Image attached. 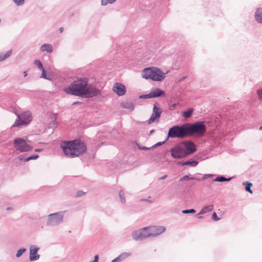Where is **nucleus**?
Wrapping results in <instances>:
<instances>
[{
  "mask_svg": "<svg viewBox=\"0 0 262 262\" xmlns=\"http://www.w3.org/2000/svg\"><path fill=\"white\" fill-rule=\"evenodd\" d=\"M88 82V78L78 79L68 88L64 89V91L68 94L83 98H91L99 95L100 90L92 85H89Z\"/></svg>",
  "mask_w": 262,
  "mask_h": 262,
  "instance_id": "nucleus-1",
  "label": "nucleus"
},
{
  "mask_svg": "<svg viewBox=\"0 0 262 262\" xmlns=\"http://www.w3.org/2000/svg\"><path fill=\"white\" fill-rule=\"evenodd\" d=\"M61 148L65 156L68 158L78 157L86 150V145L80 140L64 142L61 144Z\"/></svg>",
  "mask_w": 262,
  "mask_h": 262,
  "instance_id": "nucleus-2",
  "label": "nucleus"
},
{
  "mask_svg": "<svg viewBox=\"0 0 262 262\" xmlns=\"http://www.w3.org/2000/svg\"><path fill=\"white\" fill-rule=\"evenodd\" d=\"M165 73L160 69L155 67L146 68L142 71V77L145 79H151L153 81H160L165 77Z\"/></svg>",
  "mask_w": 262,
  "mask_h": 262,
  "instance_id": "nucleus-3",
  "label": "nucleus"
},
{
  "mask_svg": "<svg viewBox=\"0 0 262 262\" xmlns=\"http://www.w3.org/2000/svg\"><path fill=\"white\" fill-rule=\"evenodd\" d=\"M186 124L188 137L202 136L206 132V128L204 122H197L195 123H186Z\"/></svg>",
  "mask_w": 262,
  "mask_h": 262,
  "instance_id": "nucleus-4",
  "label": "nucleus"
},
{
  "mask_svg": "<svg viewBox=\"0 0 262 262\" xmlns=\"http://www.w3.org/2000/svg\"><path fill=\"white\" fill-rule=\"evenodd\" d=\"M186 137H188V134L186 124L182 126L176 125L169 129L168 137L182 139Z\"/></svg>",
  "mask_w": 262,
  "mask_h": 262,
  "instance_id": "nucleus-5",
  "label": "nucleus"
},
{
  "mask_svg": "<svg viewBox=\"0 0 262 262\" xmlns=\"http://www.w3.org/2000/svg\"><path fill=\"white\" fill-rule=\"evenodd\" d=\"M30 141L21 138H17L14 140L13 146L16 150L20 152H27L31 150L33 146L29 144Z\"/></svg>",
  "mask_w": 262,
  "mask_h": 262,
  "instance_id": "nucleus-6",
  "label": "nucleus"
},
{
  "mask_svg": "<svg viewBox=\"0 0 262 262\" xmlns=\"http://www.w3.org/2000/svg\"><path fill=\"white\" fill-rule=\"evenodd\" d=\"M171 156L174 159H180L186 157V153L181 143L175 145L170 149Z\"/></svg>",
  "mask_w": 262,
  "mask_h": 262,
  "instance_id": "nucleus-7",
  "label": "nucleus"
},
{
  "mask_svg": "<svg viewBox=\"0 0 262 262\" xmlns=\"http://www.w3.org/2000/svg\"><path fill=\"white\" fill-rule=\"evenodd\" d=\"M184 149L186 156L193 154L196 151V147L193 142L190 141H185L180 143Z\"/></svg>",
  "mask_w": 262,
  "mask_h": 262,
  "instance_id": "nucleus-8",
  "label": "nucleus"
},
{
  "mask_svg": "<svg viewBox=\"0 0 262 262\" xmlns=\"http://www.w3.org/2000/svg\"><path fill=\"white\" fill-rule=\"evenodd\" d=\"M132 236L136 240L141 239L144 238L150 237L148 228L145 227L133 233Z\"/></svg>",
  "mask_w": 262,
  "mask_h": 262,
  "instance_id": "nucleus-9",
  "label": "nucleus"
},
{
  "mask_svg": "<svg viewBox=\"0 0 262 262\" xmlns=\"http://www.w3.org/2000/svg\"><path fill=\"white\" fill-rule=\"evenodd\" d=\"M32 120L31 116H17V118L15 120V123L12 126L18 127L23 125H26L29 123Z\"/></svg>",
  "mask_w": 262,
  "mask_h": 262,
  "instance_id": "nucleus-10",
  "label": "nucleus"
},
{
  "mask_svg": "<svg viewBox=\"0 0 262 262\" xmlns=\"http://www.w3.org/2000/svg\"><path fill=\"white\" fill-rule=\"evenodd\" d=\"M170 110H177V113H180L181 115H192L193 112V108H189L186 111H181V105L179 103H173L169 105Z\"/></svg>",
  "mask_w": 262,
  "mask_h": 262,
  "instance_id": "nucleus-11",
  "label": "nucleus"
},
{
  "mask_svg": "<svg viewBox=\"0 0 262 262\" xmlns=\"http://www.w3.org/2000/svg\"><path fill=\"white\" fill-rule=\"evenodd\" d=\"M147 228L150 236H157L165 231V228L163 226H150Z\"/></svg>",
  "mask_w": 262,
  "mask_h": 262,
  "instance_id": "nucleus-12",
  "label": "nucleus"
},
{
  "mask_svg": "<svg viewBox=\"0 0 262 262\" xmlns=\"http://www.w3.org/2000/svg\"><path fill=\"white\" fill-rule=\"evenodd\" d=\"M113 90L119 96H123L126 93L125 86L123 84L118 82L115 83Z\"/></svg>",
  "mask_w": 262,
  "mask_h": 262,
  "instance_id": "nucleus-13",
  "label": "nucleus"
},
{
  "mask_svg": "<svg viewBox=\"0 0 262 262\" xmlns=\"http://www.w3.org/2000/svg\"><path fill=\"white\" fill-rule=\"evenodd\" d=\"M39 248L36 246L32 245L30 248V259L31 261H34L39 258V255L37 254Z\"/></svg>",
  "mask_w": 262,
  "mask_h": 262,
  "instance_id": "nucleus-14",
  "label": "nucleus"
},
{
  "mask_svg": "<svg viewBox=\"0 0 262 262\" xmlns=\"http://www.w3.org/2000/svg\"><path fill=\"white\" fill-rule=\"evenodd\" d=\"M62 217L57 213H54L49 215L48 219V224L53 225L55 223L60 222L62 220Z\"/></svg>",
  "mask_w": 262,
  "mask_h": 262,
  "instance_id": "nucleus-15",
  "label": "nucleus"
},
{
  "mask_svg": "<svg viewBox=\"0 0 262 262\" xmlns=\"http://www.w3.org/2000/svg\"><path fill=\"white\" fill-rule=\"evenodd\" d=\"M150 98H155L160 97L161 96L164 95L165 92L163 90L158 89L155 88L151 90L150 92L149 93Z\"/></svg>",
  "mask_w": 262,
  "mask_h": 262,
  "instance_id": "nucleus-16",
  "label": "nucleus"
},
{
  "mask_svg": "<svg viewBox=\"0 0 262 262\" xmlns=\"http://www.w3.org/2000/svg\"><path fill=\"white\" fill-rule=\"evenodd\" d=\"M121 106L130 111L133 110L135 108L134 104L131 101H123L121 103Z\"/></svg>",
  "mask_w": 262,
  "mask_h": 262,
  "instance_id": "nucleus-17",
  "label": "nucleus"
},
{
  "mask_svg": "<svg viewBox=\"0 0 262 262\" xmlns=\"http://www.w3.org/2000/svg\"><path fill=\"white\" fill-rule=\"evenodd\" d=\"M130 255V254L127 252H123L121 253L119 256H118L117 258L113 259L111 262H121L123 260L127 257H129Z\"/></svg>",
  "mask_w": 262,
  "mask_h": 262,
  "instance_id": "nucleus-18",
  "label": "nucleus"
},
{
  "mask_svg": "<svg viewBox=\"0 0 262 262\" xmlns=\"http://www.w3.org/2000/svg\"><path fill=\"white\" fill-rule=\"evenodd\" d=\"M130 255V254L127 252H123L121 253L119 256H118L117 258L113 259L111 262H121L123 260L127 257H129Z\"/></svg>",
  "mask_w": 262,
  "mask_h": 262,
  "instance_id": "nucleus-19",
  "label": "nucleus"
},
{
  "mask_svg": "<svg viewBox=\"0 0 262 262\" xmlns=\"http://www.w3.org/2000/svg\"><path fill=\"white\" fill-rule=\"evenodd\" d=\"M255 20L260 24H262V8L257 9L255 13Z\"/></svg>",
  "mask_w": 262,
  "mask_h": 262,
  "instance_id": "nucleus-20",
  "label": "nucleus"
},
{
  "mask_svg": "<svg viewBox=\"0 0 262 262\" xmlns=\"http://www.w3.org/2000/svg\"><path fill=\"white\" fill-rule=\"evenodd\" d=\"M40 50L42 52H47L51 53L53 52V47L51 45L45 43L41 46Z\"/></svg>",
  "mask_w": 262,
  "mask_h": 262,
  "instance_id": "nucleus-21",
  "label": "nucleus"
},
{
  "mask_svg": "<svg viewBox=\"0 0 262 262\" xmlns=\"http://www.w3.org/2000/svg\"><path fill=\"white\" fill-rule=\"evenodd\" d=\"M179 164L184 166V165H189L191 167H195L198 164V162L196 161H187L184 162H179Z\"/></svg>",
  "mask_w": 262,
  "mask_h": 262,
  "instance_id": "nucleus-22",
  "label": "nucleus"
},
{
  "mask_svg": "<svg viewBox=\"0 0 262 262\" xmlns=\"http://www.w3.org/2000/svg\"><path fill=\"white\" fill-rule=\"evenodd\" d=\"M214 208V206L213 205H209L208 206H204L201 209L200 211V214H204L207 212H210L212 211Z\"/></svg>",
  "mask_w": 262,
  "mask_h": 262,
  "instance_id": "nucleus-23",
  "label": "nucleus"
},
{
  "mask_svg": "<svg viewBox=\"0 0 262 262\" xmlns=\"http://www.w3.org/2000/svg\"><path fill=\"white\" fill-rule=\"evenodd\" d=\"M162 113L161 109L159 107L158 103H155L153 107V113L152 115H161Z\"/></svg>",
  "mask_w": 262,
  "mask_h": 262,
  "instance_id": "nucleus-24",
  "label": "nucleus"
},
{
  "mask_svg": "<svg viewBox=\"0 0 262 262\" xmlns=\"http://www.w3.org/2000/svg\"><path fill=\"white\" fill-rule=\"evenodd\" d=\"M12 53L11 50L8 51L5 54H3L2 53H0V61H2L5 59L6 58L9 57L10 56L11 54Z\"/></svg>",
  "mask_w": 262,
  "mask_h": 262,
  "instance_id": "nucleus-25",
  "label": "nucleus"
},
{
  "mask_svg": "<svg viewBox=\"0 0 262 262\" xmlns=\"http://www.w3.org/2000/svg\"><path fill=\"white\" fill-rule=\"evenodd\" d=\"M243 184L245 185L246 190L250 192L251 194H252L253 191L251 189V186L252 185V184L251 183L246 182H244Z\"/></svg>",
  "mask_w": 262,
  "mask_h": 262,
  "instance_id": "nucleus-26",
  "label": "nucleus"
},
{
  "mask_svg": "<svg viewBox=\"0 0 262 262\" xmlns=\"http://www.w3.org/2000/svg\"><path fill=\"white\" fill-rule=\"evenodd\" d=\"M39 157L38 155H33V156H30L26 159H23V158H20L19 159L20 160H23L25 162H27V161H30L31 160H35V159H37Z\"/></svg>",
  "mask_w": 262,
  "mask_h": 262,
  "instance_id": "nucleus-27",
  "label": "nucleus"
},
{
  "mask_svg": "<svg viewBox=\"0 0 262 262\" xmlns=\"http://www.w3.org/2000/svg\"><path fill=\"white\" fill-rule=\"evenodd\" d=\"M34 63L38 67V68L39 70H41L44 69L42 66V63L41 62V61L39 60L36 59V60H34Z\"/></svg>",
  "mask_w": 262,
  "mask_h": 262,
  "instance_id": "nucleus-28",
  "label": "nucleus"
},
{
  "mask_svg": "<svg viewBox=\"0 0 262 262\" xmlns=\"http://www.w3.org/2000/svg\"><path fill=\"white\" fill-rule=\"evenodd\" d=\"M159 116H151L150 118L149 119V120L148 121V124H149L152 123L155 121H156V122H158V121H159L158 117Z\"/></svg>",
  "mask_w": 262,
  "mask_h": 262,
  "instance_id": "nucleus-29",
  "label": "nucleus"
},
{
  "mask_svg": "<svg viewBox=\"0 0 262 262\" xmlns=\"http://www.w3.org/2000/svg\"><path fill=\"white\" fill-rule=\"evenodd\" d=\"M116 0H101V3L102 6H105L107 4H113Z\"/></svg>",
  "mask_w": 262,
  "mask_h": 262,
  "instance_id": "nucleus-30",
  "label": "nucleus"
},
{
  "mask_svg": "<svg viewBox=\"0 0 262 262\" xmlns=\"http://www.w3.org/2000/svg\"><path fill=\"white\" fill-rule=\"evenodd\" d=\"M231 179V178L226 179L223 177H216L214 181L216 182H224L226 181H229Z\"/></svg>",
  "mask_w": 262,
  "mask_h": 262,
  "instance_id": "nucleus-31",
  "label": "nucleus"
},
{
  "mask_svg": "<svg viewBox=\"0 0 262 262\" xmlns=\"http://www.w3.org/2000/svg\"><path fill=\"white\" fill-rule=\"evenodd\" d=\"M13 1L17 6H22L25 3V0H13Z\"/></svg>",
  "mask_w": 262,
  "mask_h": 262,
  "instance_id": "nucleus-32",
  "label": "nucleus"
},
{
  "mask_svg": "<svg viewBox=\"0 0 262 262\" xmlns=\"http://www.w3.org/2000/svg\"><path fill=\"white\" fill-rule=\"evenodd\" d=\"M195 212V210L193 209L184 210L182 211V213L184 214L194 213Z\"/></svg>",
  "mask_w": 262,
  "mask_h": 262,
  "instance_id": "nucleus-33",
  "label": "nucleus"
},
{
  "mask_svg": "<svg viewBox=\"0 0 262 262\" xmlns=\"http://www.w3.org/2000/svg\"><path fill=\"white\" fill-rule=\"evenodd\" d=\"M26 251L25 249H21L17 251V253L16 254V257H20L24 252Z\"/></svg>",
  "mask_w": 262,
  "mask_h": 262,
  "instance_id": "nucleus-34",
  "label": "nucleus"
},
{
  "mask_svg": "<svg viewBox=\"0 0 262 262\" xmlns=\"http://www.w3.org/2000/svg\"><path fill=\"white\" fill-rule=\"evenodd\" d=\"M124 192L122 191H120L119 192V196H120V199H121V201L122 203H124L125 202V198L124 197Z\"/></svg>",
  "mask_w": 262,
  "mask_h": 262,
  "instance_id": "nucleus-35",
  "label": "nucleus"
},
{
  "mask_svg": "<svg viewBox=\"0 0 262 262\" xmlns=\"http://www.w3.org/2000/svg\"><path fill=\"white\" fill-rule=\"evenodd\" d=\"M41 71H42V72L41 75L40 76L41 78H44L46 79H50V78L49 77H47V74L45 73V71L44 69L43 70H41Z\"/></svg>",
  "mask_w": 262,
  "mask_h": 262,
  "instance_id": "nucleus-36",
  "label": "nucleus"
},
{
  "mask_svg": "<svg viewBox=\"0 0 262 262\" xmlns=\"http://www.w3.org/2000/svg\"><path fill=\"white\" fill-rule=\"evenodd\" d=\"M141 99H147V98H150V94L149 93L148 94L145 95H142L139 97Z\"/></svg>",
  "mask_w": 262,
  "mask_h": 262,
  "instance_id": "nucleus-37",
  "label": "nucleus"
},
{
  "mask_svg": "<svg viewBox=\"0 0 262 262\" xmlns=\"http://www.w3.org/2000/svg\"><path fill=\"white\" fill-rule=\"evenodd\" d=\"M257 95L260 100L262 99V89L257 91Z\"/></svg>",
  "mask_w": 262,
  "mask_h": 262,
  "instance_id": "nucleus-38",
  "label": "nucleus"
},
{
  "mask_svg": "<svg viewBox=\"0 0 262 262\" xmlns=\"http://www.w3.org/2000/svg\"><path fill=\"white\" fill-rule=\"evenodd\" d=\"M212 217L213 219V220L214 221H218L219 220V218L217 217L216 214L215 212H214L213 214H212Z\"/></svg>",
  "mask_w": 262,
  "mask_h": 262,
  "instance_id": "nucleus-39",
  "label": "nucleus"
},
{
  "mask_svg": "<svg viewBox=\"0 0 262 262\" xmlns=\"http://www.w3.org/2000/svg\"><path fill=\"white\" fill-rule=\"evenodd\" d=\"M84 193L82 191H79L77 192V195L76 196H80L81 195H82Z\"/></svg>",
  "mask_w": 262,
  "mask_h": 262,
  "instance_id": "nucleus-40",
  "label": "nucleus"
},
{
  "mask_svg": "<svg viewBox=\"0 0 262 262\" xmlns=\"http://www.w3.org/2000/svg\"><path fill=\"white\" fill-rule=\"evenodd\" d=\"M139 148H140V149H141L142 150H148L149 149V148L146 147L145 146L139 147Z\"/></svg>",
  "mask_w": 262,
  "mask_h": 262,
  "instance_id": "nucleus-41",
  "label": "nucleus"
},
{
  "mask_svg": "<svg viewBox=\"0 0 262 262\" xmlns=\"http://www.w3.org/2000/svg\"><path fill=\"white\" fill-rule=\"evenodd\" d=\"M188 179H189V177L187 176H185L181 179V180H186Z\"/></svg>",
  "mask_w": 262,
  "mask_h": 262,
  "instance_id": "nucleus-42",
  "label": "nucleus"
},
{
  "mask_svg": "<svg viewBox=\"0 0 262 262\" xmlns=\"http://www.w3.org/2000/svg\"><path fill=\"white\" fill-rule=\"evenodd\" d=\"M41 151H42V149H40V148H37V149H35V151H36V152H40Z\"/></svg>",
  "mask_w": 262,
  "mask_h": 262,
  "instance_id": "nucleus-43",
  "label": "nucleus"
},
{
  "mask_svg": "<svg viewBox=\"0 0 262 262\" xmlns=\"http://www.w3.org/2000/svg\"><path fill=\"white\" fill-rule=\"evenodd\" d=\"M63 31V28L61 27V28H59V31H60V33L62 32Z\"/></svg>",
  "mask_w": 262,
  "mask_h": 262,
  "instance_id": "nucleus-44",
  "label": "nucleus"
},
{
  "mask_svg": "<svg viewBox=\"0 0 262 262\" xmlns=\"http://www.w3.org/2000/svg\"><path fill=\"white\" fill-rule=\"evenodd\" d=\"M167 177V175H165L163 177H161L160 179H164Z\"/></svg>",
  "mask_w": 262,
  "mask_h": 262,
  "instance_id": "nucleus-45",
  "label": "nucleus"
},
{
  "mask_svg": "<svg viewBox=\"0 0 262 262\" xmlns=\"http://www.w3.org/2000/svg\"><path fill=\"white\" fill-rule=\"evenodd\" d=\"M24 77H26L27 76V73L26 71L24 72Z\"/></svg>",
  "mask_w": 262,
  "mask_h": 262,
  "instance_id": "nucleus-46",
  "label": "nucleus"
},
{
  "mask_svg": "<svg viewBox=\"0 0 262 262\" xmlns=\"http://www.w3.org/2000/svg\"><path fill=\"white\" fill-rule=\"evenodd\" d=\"M80 102H79L78 101H77V102H75L73 103V105L74 104H78V103H79Z\"/></svg>",
  "mask_w": 262,
  "mask_h": 262,
  "instance_id": "nucleus-47",
  "label": "nucleus"
},
{
  "mask_svg": "<svg viewBox=\"0 0 262 262\" xmlns=\"http://www.w3.org/2000/svg\"><path fill=\"white\" fill-rule=\"evenodd\" d=\"M15 114L16 115H19V114L17 113H15ZM20 115H24L23 114H20Z\"/></svg>",
  "mask_w": 262,
  "mask_h": 262,
  "instance_id": "nucleus-48",
  "label": "nucleus"
},
{
  "mask_svg": "<svg viewBox=\"0 0 262 262\" xmlns=\"http://www.w3.org/2000/svg\"><path fill=\"white\" fill-rule=\"evenodd\" d=\"M154 132V130H151V131H150V134H151V133H153Z\"/></svg>",
  "mask_w": 262,
  "mask_h": 262,
  "instance_id": "nucleus-49",
  "label": "nucleus"
},
{
  "mask_svg": "<svg viewBox=\"0 0 262 262\" xmlns=\"http://www.w3.org/2000/svg\"><path fill=\"white\" fill-rule=\"evenodd\" d=\"M53 115H57V113H55V114H53Z\"/></svg>",
  "mask_w": 262,
  "mask_h": 262,
  "instance_id": "nucleus-50",
  "label": "nucleus"
},
{
  "mask_svg": "<svg viewBox=\"0 0 262 262\" xmlns=\"http://www.w3.org/2000/svg\"><path fill=\"white\" fill-rule=\"evenodd\" d=\"M26 115H30V113H29V114H27Z\"/></svg>",
  "mask_w": 262,
  "mask_h": 262,
  "instance_id": "nucleus-51",
  "label": "nucleus"
},
{
  "mask_svg": "<svg viewBox=\"0 0 262 262\" xmlns=\"http://www.w3.org/2000/svg\"><path fill=\"white\" fill-rule=\"evenodd\" d=\"M186 117H189L190 116L189 115H188V116H185Z\"/></svg>",
  "mask_w": 262,
  "mask_h": 262,
  "instance_id": "nucleus-52",
  "label": "nucleus"
},
{
  "mask_svg": "<svg viewBox=\"0 0 262 262\" xmlns=\"http://www.w3.org/2000/svg\"><path fill=\"white\" fill-rule=\"evenodd\" d=\"M2 20H1V19H0V23H1Z\"/></svg>",
  "mask_w": 262,
  "mask_h": 262,
  "instance_id": "nucleus-53",
  "label": "nucleus"
},
{
  "mask_svg": "<svg viewBox=\"0 0 262 262\" xmlns=\"http://www.w3.org/2000/svg\"><path fill=\"white\" fill-rule=\"evenodd\" d=\"M260 129H262V126H261V127H260Z\"/></svg>",
  "mask_w": 262,
  "mask_h": 262,
  "instance_id": "nucleus-54",
  "label": "nucleus"
}]
</instances>
